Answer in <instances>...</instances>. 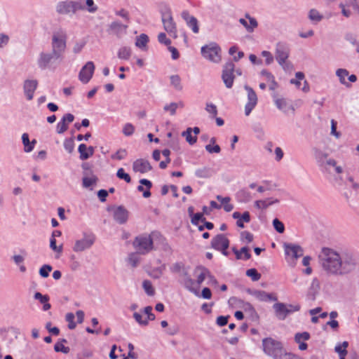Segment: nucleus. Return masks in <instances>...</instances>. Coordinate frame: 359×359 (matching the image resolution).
Wrapping results in <instances>:
<instances>
[{
	"label": "nucleus",
	"mask_w": 359,
	"mask_h": 359,
	"mask_svg": "<svg viewBox=\"0 0 359 359\" xmlns=\"http://www.w3.org/2000/svg\"><path fill=\"white\" fill-rule=\"evenodd\" d=\"M182 19L186 22L187 25L195 34L198 33L199 27L198 20L193 15H191L188 11H183L181 13Z\"/></svg>",
	"instance_id": "20"
},
{
	"label": "nucleus",
	"mask_w": 359,
	"mask_h": 359,
	"mask_svg": "<svg viewBox=\"0 0 359 359\" xmlns=\"http://www.w3.org/2000/svg\"><path fill=\"white\" fill-rule=\"evenodd\" d=\"M262 342L264 353L273 359L278 358L285 350L281 341L271 337L264 338Z\"/></svg>",
	"instance_id": "3"
},
{
	"label": "nucleus",
	"mask_w": 359,
	"mask_h": 359,
	"mask_svg": "<svg viewBox=\"0 0 359 359\" xmlns=\"http://www.w3.org/2000/svg\"><path fill=\"white\" fill-rule=\"evenodd\" d=\"M38 86V81L35 79H27L24 82L23 90L28 100L34 97V92Z\"/></svg>",
	"instance_id": "21"
},
{
	"label": "nucleus",
	"mask_w": 359,
	"mask_h": 359,
	"mask_svg": "<svg viewBox=\"0 0 359 359\" xmlns=\"http://www.w3.org/2000/svg\"><path fill=\"white\" fill-rule=\"evenodd\" d=\"M238 21L249 33L253 32L258 27V22L256 19H250V22H249L244 18H240Z\"/></svg>",
	"instance_id": "29"
},
{
	"label": "nucleus",
	"mask_w": 359,
	"mask_h": 359,
	"mask_svg": "<svg viewBox=\"0 0 359 359\" xmlns=\"http://www.w3.org/2000/svg\"><path fill=\"white\" fill-rule=\"evenodd\" d=\"M184 264L182 262H175L170 267V271L174 273H182V272L185 269Z\"/></svg>",
	"instance_id": "41"
},
{
	"label": "nucleus",
	"mask_w": 359,
	"mask_h": 359,
	"mask_svg": "<svg viewBox=\"0 0 359 359\" xmlns=\"http://www.w3.org/2000/svg\"><path fill=\"white\" fill-rule=\"evenodd\" d=\"M205 149L210 154H213V153L218 154L221 151L220 147L217 144L212 146L210 144H209L205 147Z\"/></svg>",
	"instance_id": "64"
},
{
	"label": "nucleus",
	"mask_w": 359,
	"mask_h": 359,
	"mask_svg": "<svg viewBox=\"0 0 359 359\" xmlns=\"http://www.w3.org/2000/svg\"><path fill=\"white\" fill-rule=\"evenodd\" d=\"M320 263L327 273L344 275L353 271L357 266V259L350 252L339 253L336 250L323 248L319 255Z\"/></svg>",
	"instance_id": "1"
},
{
	"label": "nucleus",
	"mask_w": 359,
	"mask_h": 359,
	"mask_svg": "<svg viewBox=\"0 0 359 359\" xmlns=\"http://www.w3.org/2000/svg\"><path fill=\"white\" fill-rule=\"evenodd\" d=\"M116 176L119 179L125 180L127 183H130L131 182L130 176L125 172L124 169L121 168L117 170Z\"/></svg>",
	"instance_id": "45"
},
{
	"label": "nucleus",
	"mask_w": 359,
	"mask_h": 359,
	"mask_svg": "<svg viewBox=\"0 0 359 359\" xmlns=\"http://www.w3.org/2000/svg\"><path fill=\"white\" fill-rule=\"evenodd\" d=\"M261 55L262 57H264L265 58L266 65H269L271 63H273V57L272 54L271 53V52H269L268 50H263L261 53Z\"/></svg>",
	"instance_id": "57"
},
{
	"label": "nucleus",
	"mask_w": 359,
	"mask_h": 359,
	"mask_svg": "<svg viewBox=\"0 0 359 359\" xmlns=\"http://www.w3.org/2000/svg\"><path fill=\"white\" fill-rule=\"evenodd\" d=\"M213 175L212 168L205 166L195 170V175L198 178H209Z\"/></svg>",
	"instance_id": "30"
},
{
	"label": "nucleus",
	"mask_w": 359,
	"mask_h": 359,
	"mask_svg": "<svg viewBox=\"0 0 359 359\" xmlns=\"http://www.w3.org/2000/svg\"><path fill=\"white\" fill-rule=\"evenodd\" d=\"M161 15L165 30L170 36L176 39L177 37V26L172 16L170 8L168 6H165L161 10Z\"/></svg>",
	"instance_id": "5"
},
{
	"label": "nucleus",
	"mask_w": 359,
	"mask_h": 359,
	"mask_svg": "<svg viewBox=\"0 0 359 359\" xmlns=\"http://www.w3.org/2000/svg\"><path fill=\"white\" fill-rule=\"evenodd\" d=\"M290 55L289 46L283 41L276 43L275 57L278 65L285 71L292 68L291 63L287 60Z\"/></svg>",
	"instance_id": "4"
},
{
	"label": "nucleus",
	"mask_w": 359,
	"mask_h": 359,
	"mask_svg": "<svg viewBox=\"0 0 359 359\" xmlns=\"http://www.w3.org/2000/svg\"><path fill=\"white\" fill-rule=\"evenodd\" d=\"M133 246L138 253L146 255L154 248L153 239L150 235L138 236L133 241Z\"/></svg>",
	"instance_id": "7"
},
{
	"label": "nucleus",
	"mask_w": 359,
	"mask_h": 359,
	"mask_svg": "<svg viewBox=\"0 0 359 359\" xmlns=\"http://www.w3.org/2000/svg\"><path fill=\"white\" fill-rule=\"evenodd\" d=\"M63 145H64V148L69 153V154H71L73 152L74 149V139L72 137V138H69V139H66L64 141V143H63Z\"/></svg>",
	"instance_id": "43"
},
{
	"label": "nucleus",
	"mask_w": 359,
	"mask_h": 359,
	"mask_svg": "<svg viewBox=\"0 0 359 359\" xmlns=\"http://www.w3.org/2000/svg\"><path fill=\"white\" fill-rule=\"evenodd\" d=\"M273 97H275V104L278 109L283 111L284 113H287L290 110L294 111V107L292 104H289L286 100L284 98H278L275 95Z\"/></svg>",
	"instance_id": "28"
},
{
	"label": "nucleus",
	"mask_w": 359,
	"mask_h": 359,
	"mask_svg": "<svg viewBox=\"0 0 359 359\" xmlns=\"http://www.w3.org/2000/svg\"><path fill=\"white\" fill-rule=\"evenodd\" d=\"M180 276L182 277L180 283L184 287V288L189 291L190 292L198 296V292L197 291V288L195 287V280L191 278L187 269H185L182 272Z\"/></svg>",
	"instance_id": "16"
},
{
	"label": "nucleus",
	"mask_w": 359,
	"mask_h": 359,
	"mask_svg": "<svg viewBox=\"0 0 359 359\" xmlns=\"http://www.w3.org/2000/svg\"><path fill=\"white\" fill-rule=\"evenodd\" d=\"M273 226L276 231L280 233H283L285 231V226L283 223L277 218L273 220Z\"/></svg>",
	"instance_id": "48"
},
{
	"label": "nucleus",
	"mask_w": 359,
	"mask_h": 359,
	"mask_svg": "<svg viewBox=\"0 0 359 359\" xmlns=\"http://www.w3.org/2000/svg\"><path fill=\"white\" fill-rule=\"evenodd\" d=\"M95 241V236L92 233H83V238L76 241L73 250L76 252H83L91 248Z\"/></svg>",
	"instance_id": "11"
},
{
	"label": "nucleus",
	"mask_w": 359,
	"mask_h": 359,
	"mask_svg": "<svg viewBox=\"0 0 359 359\" xmlns=\"http://www.w3.org/2000/svg\"><path fill=\"white\" fill-rule=\"evenodd\" d=\"M243 309L244 311L249 314V316L252 320L257 321L259 320V316L256 310L255 309V308L253 307V306L250 303H244Z\"/></svg>",
	"instance_id": "31"
},
{
	"label": "nucleus",
	"mask_w": 359,
	"mask_h": 359,
	"mask_svg": "<svg viewBox=\"0 0 359 359\" xmlns=\"http://www.w3.org/2000/svg\"><path fill=\"white\" fill-rule=\"evenodd\" d=\"M34 298L36 300H39L41 304H43L44 303H47L49 301V296L47 294H42L39 292H36L34 294Z\"/></svg>",
	"instance_id": "52"
},
{
	"label": "nucleus",
	"mask_w": 359,
	"mask_h": 359,
	"mask_svg": "<svg viewBox=\"0 0 359 359\" xmlns=\"http://www.w3.org/2000/svg\"><path fill=\"white\" fill-rule=\"evenodd\" d=\"M74 116L68 113L65 114L62 119L57 123L56 131L58 134L64 133L68 129V124L73 122Z\"/></svg>",
	"instance_id": "24"
},
{
	"label": "nucleus",
	"mask_w": 359,
	"mask_h": 359,
	"mask_svg": "<svg viewBox=\"0 0 359 359\" xmlns=\"http://www.w3.org/2000/svg\"><path fill=\"white\" fill-rule=\"evenodd\" d=\"M229 246V240L222 233L217 234L211 241V247L216 250H227Z\"/></svg>",
	"instance_id": "18"
},
{
	"label": "nucleus",
	"mask_w": 359,
	"mask_h": 359,
	"mask_svg": "<svg viewBox=\"0 0 359 359\" xmlns=\"http://www.w3.org/2000/svg\"><path fill=\"white\" fill-rule=\"evenodd\" d=\"M308 17L309 20L314 23L319 22L323 18L319 11L314 8L309 11Z\"/></svg>",
	"instance_id": "36"
},
{
	"label": "nucleus",
	"mask_w": 359,
	"mask_h": 359,
	"mask_svg": "<svg viewBox=\"0 0 359 359\" xmlns=\"http://www.w3.org/2000/svg\"><path fill=\"white\" fill-rule=\"evenodd\" d=\"M62 60L61 57L55 53L51 50V52H41L39 55V57L37 59V65L39 68L41 70H45L48 68H50L51 65L56 63L57 62H60Z\"/></svg>",
	"instance_id": "9"
},
{
	"label": "nucleus",
	"mask_w": 359,
	"mask_h": 359,
	"mask_svg": "<svg viewBox=\"0 0 359 359\" xmlns=\"http://www.w3.org/2000/svg\"><path fill=\"white\" fill-rule=\"evenodd\" d=\"M52 51L62 58L66 49V34L64 31L54 32L52 36Z\"/></svg>",
	"instance_id": "8"
},
{
	"label": "nucleus",
	"mask_w": 359,
	"mask_h": 359,
	"mask_svg": "<svg viewBox=\"0 0 359 359\" xmlns=\"http://www.w3.org/2000/svg\"><path fill=\"white\" fill-rule=\"evenodd\" d=\"M128 211L122 205L118 206L114 209V219L118 224H125L128 219Z\"/></svg>",
	"instance_id": "22"
},
{
	"label": "nucleus",
	"mask_w": 359,
	"mask_h": 359,
	"mask_svg": "<svg viewBox=\"0 0 359 359\" xmlns=\"http://www.w3.org/2000/svg\"><path fill=\"white\" fill-rule=\"evenodd\" d=\"M165 264H162L161 266L157 267L153 270V277L155 278H159L163 273L165 269Z\"/></svg>",
	"instance_id": "63"
},
{
	"label": "nucleus",
	"mask_w": 359,
	"mask_h": 359,
	"mask_svg": "<svg viewBox=\"0 0 359 359\" xmlns=\"http://www.w3.org/2000/svg\"><path fill=\"white\" fill-rule=\"evenodd\" d=\"M97 180V177L94 175H92L90 177H83L82 180L83 187L88 188L96 184Z\"/></svg>",
	"instance_id": "39"
},
{
	"label": "nucleus",
	"mask_w": 359,
	"mask_h": 359,
	"mask_svg": "<svg viewBox=\"0 0 359 359\" xmlns=\"http://www.w3.org/2000/svg\"><path fill=\"white\" fill-rule=\"evenodd\" d=\"M128 25H123L119 21H114L109 26V32L118 38H121L127 34Z\"/></svg>",
	"instance_id": "19"
},
{
	"label": "nucleus",
	"mask_w": 359,
	"mask_h": 359,
	"mask_svg": "<svg viewBox=\"0 0 359 359\" xmlns=\"http://www.w3.org/2000/svg\"><path fill=\"white\" fill-rule=\"evenodd\" d=\"M84 0L83 1V2ZM86 9L89 13H93L97 11V6L95 4V2L93 0H85Z\"/></svg>",
	"instance_id": "49"
},
{
	"label": "nucleus",
	"mask_w": 359,
	"mask_h": 359,
	"mask_svg": "<svg viewBox=\"0 0 359 359\" xmlns=\"http://www.w3.org/2000/svg\"><path fill=\"white\" fill-rule=\"evenodd\" d=\"M246 276L250 277L253 281H257L261 278V274L255 269H250L246 271Z\"/></svg>",
	"instance_id": "44"
},
{
	"label": "nucleus",
	"mask_w": 359,
	"mask_h": 359,
	"mask_svg": "<svg viewBox=\"0 0 359 359\" xmlns=\"http://www.w3.org/2000/svg\"><path fill=\"white\" fill-rule=\"evenodd\" d=\"M205 110L212 115V118L216 117L217 114V109L215 104L212 103H207Z\"/></svg>",
	"instance_id": "54"
},
{
	"label": "nucleus",
	"mask_w": 359,
	"mask_h": 359,
	"mask_svg": "<svg viewBox=\"0 0 359 359\" xmlns=\"http://www.w3.org/2000/svg\"><path fill=\"white\" fill-rule=\"evenodd\" d=\"M310 334L307 332H304L301 333H297L294 336V340L297 343H300L302 340L306 341L309 339Z\"/></svg>",
	"instance_id": "53"
},
{
	"label": "nucleus",
	"mask_w": 359,
	"mask_h": 359,
	"mask_svg": "<svg viewBox=\"0 0 359 359\" xmlns=\"http://www.w3.org/2000/svg\"><path fill=\"white\" fill-rule=\"evenodd\" d=\"M221 48L215 42L205 45L201 48V54L204 58L212 62L218 63L221 60Z\"/></svg>",
	"instance_id": "10"
},
{
	"label": "nucleus",
	"mask_w": 359,
	"mask_h": 359,
	"mask_svg": "<svg viewBox=\"0 0 359 359\" xmlns=\"http://www.w3.org/2000/svg\"><path fill=\"white\" fill-rule=\"evenodd\" d=\"M348 71L346 69L339 68L336 71V75L339 78L340 83L346 87H350L351 85L346 81V77L348 76Z\"/></svg>",
	"instance_id": "33"
},
{
	"label": "nucleus",
	"mask_w": 359,
	"mask_h": 359,
	"mask_svg": "<svg viewBox=\"0 0 359 359\" xmlns=\"http://www.w3.org/2000/svg\"><path fill=\"white\" fill-rule=\"evenodd\" d=\"M133 318L140 325L147 326L148 325V320L142 319V314L138 312L133 313Z\"/></svg>",
	"instance_id": "55"
},
{
	"label": "nucleus",
	"mask_w": 359,
	"mask_h": 359,
	"mask_svg": "<svg viewBox=\"0 0 359 359\" xmlns=\"http://www.w3.org/2000/svg\"><path fill=\"white\" fill-rule=\"evenodd\" d=\"M151 169L150 163L143 158L137 159L133 163V170L135 172L146 173Z\"/></svg>",
	"instance_id": "23"
},
{
	"label": "nucleus",
	"mask_w": 359,
	"mask_h": 359,
	"mask_svg": "<svg viewBox=\"0 0 359 359\" xmlns=\"http://www.w3.org/2000/svg\"><path fill=\"white\" fill-rule=\"evenodd\" d=\"M327 157V154L323 152H318L316 154V158L320 166L323 167L325 165Z\"/></svg>",
	"instance_id": "47"
},
{
	"label": "nucleus",
	"mask_w": 359,
	"mask_h": 359,
	"mask_svg": "<svg viewBox=\"0 0 359 359\" xmlns=\"http://www.w3.org/2000/svg\"><path fill=\"white\" fill-rule=\"evenodd\" d=\"M131 55V50L129 47H121L117 53V56L121 60H128Z\"/></svg>",
	"instance_id": "35"
},
{
	"label": "nucleus",
	"mask_w": 359,
	"mask_h": 359,
	"mask_svg": "<svg viewBox=\"0 0 359 359\" xmlns=\"http://www.w3.org/2000/svg\"><path fill=\"white\" fill-rule=\"evenodd\" d=\"M339 8L341 9L342 15L346 18H349L352 15V11L359 13V4L358 0H344L340 3Z\"/></svg>",
	"instance_id": "14"
},
{
	"label": "nucleus",
	"mask_w": 359,
	"mask_h": 359,
	"mask_svg": "<svg viewBox=\"0 0 359 359\" xmlns=\"http://www.w3.org/2000/svg\"><path fill=\"white\" fill-rule=\"evenodd\" d=\"M197 272L199 273L197 275L196 280L195 281V287L197 288V291L198 292V288L200 287V285L207 278V276L208 274V269L205 267L198 266L195 269V273Z\"/></svg>",
	"instance_id": "27"
},
{
	"label": "nucleus",
	"mask_w": 359,
	"mask_h": 359,
	"mask_svg": "<svg viewBox=\"0 0 359 359\" xmlns=\"http://www.w3.org/2000/svg\"><path fill=\"white\" fill-rule=\"evenodd\" d=\"M66 320L69 323L68 328L69 330L75 329L76 324L74 322V315L72 313H68L66 315Z\"/></svg>",
	"instance_id": "51"
},
{
	"label": "nucleus",
	"mask_w": 359,
	"mask_h": 359,
	"mask_svg": "<svg viewBox=\"0 0 359 359\" xmlns=\"http://www.w3.org/2000/svg\"><path fill=\"white\" fill-rule=\"evenodd\" d=\"M192 128H188L185 131H183L182 133V136L186 138L187 142L193 145L196 142L197 137L196 136H192L191 135Z\"/></svg>",
	"instance_id": "37"
},
{
	"label": "nucleus",
	"mask_w": 359,
	"mask_h": 359,
	"mask_svg": "<svg viewBox=\"0 0 359 359\" xmlns=\"http://www.w3.org/2000/svg\"><path fill=\"white\" fill-rule=\"evenodd\" d=\"M252 294L260 302H276L278 300L276 295L267 293L264 290H255Z\"/></svg>",
	"instance_id": "25"
},
{
	"label": "nucleus",
	"mask_w": 359,
	"mask_h": 359,
	"mask_svg": "<svg viewBox=\"0 0 359 359\" xmlns=\"http://www.w3.org/2000/svg\"><path fill=\"white\" fill-rule=\"evenodd\" d=\"M177 107H178L177 103L171 102L169 104L165 105L163 107V109L165 111H170V115L173 116L175 114Z\"/></svg>",
	"instance_id": "50"
},
{
	"label": "nucleus",
	"mask_w": 359,
	"mask_h": 359,
	"mask_svg": "<svg viewBox=\"0 0 359 359\" xmlns=\"http://www.w3.org/2000/svg\"><path fill=\"white\" fill-rule=\"evenodd\" d=\"M148 41V36L145 34H141L138 37H137L135 46L140 48H144V47H146Z\"/></svg>",
	"instance_id": "38"
},
{
	"label": "nucleus",
	"mask_w": 359,
	"mask_h": 359,
	"mask_svg": "<svg viewBox=\"0 0 359 359\" xmlns=\"http://www.w3.org/2000/svg\"><path fill=\"white\" fill-rule=\"evenodd\" d=\"M170 79L171 85L176 90H181L182 89V86L181 84V79L178 75H172Z\"/></svg>",
	"instance_id": "40"
},
{
	"label": "nucleus",
	"mask_w": 359,
	"mask_h": 359,
	"mask_svg": "<svg viewBox=\"0 0 359 359\" xmlns=\"http://www.w3.org/2000/svg\"><path fill=\"white\" fill-rule=\"evenodd\" d=\"M52 269L53 267L50 264H44L40 268L39 273L42 278H48Z\"/></svg>",
	"instance_id": "42"
},
{
	"label": "nucleus",
	"mask_w": 359,
	"mask_h": 359,
	"mask_svg": "<svg viewBox=\"0 0 359 359\" xmlns=\"http://www.w3.org/2000/svg\"><path fill=\"white\" fill-rule=\"evenodd\" d=\"M244 88L248 93V102L245 105V114L249 116L257 103V97L251 87L246 85Z\"/></svg>",
	"instance_id": "17"
},
{
	"label": "nucleus",
	"mask_w": 359,
	"mask_h": 359,
	"mask_svg": "<svg viewBox=\"0 0 359 359\" xmlns=\"http://www.w3.org/2000/svg\"><path fill=\"white\" fill-rule=\"evenodd\" d=\"M301 309L299 304H286L282 302H276L273 305L275 316L278 320H284L288 315L299 311Z\"/></svg>",
	"instance_id": "6"
},
{
	"label": "nucleus",
	"mask_w": 359,
	"mask_h": 359,
	"mask_svg": "<svg viewBox=\"0 0 359 359\" xmlns=\"http://www.w3.org/2000/svg\"><path fill=\"white\" fill-rule=\"evenodd\" d=\"M127 152L126 149H118L114 154L111 155L112 159L122 160L126 158Z\"/></svg>",
	"instance_id": "59"
},
{
	"label": "nucleus",
	"mask_w": 359,
	"mask_h": 359,
	"mask_svg": "<svg viewBox=\"0 0 359 359\" xmlns=\"http://www.w3.org/2000/svg\"><path fill=\"white\" fill-rule=\"evenodd\" d=\"M81 160H86L94 154L95 148L92 146L87 147L85 144H81L78 147Z\"/></svg>",
	"instance_id": "26"
},
{
	"label": "nucleus",
	"mask_w": 359,
	"mask_h": 359,
	"mask_svg": "<svg viewBox=\"0 0 359 359\" xmlns=\"http://www.w3.org/2000/svg\"><path fill=\"white\" fill-rule=\"evenodd\" d=\"M135 132V128L131 123H126L123 128V133L126 136H130Z\"/></svg>",
	"instance_id": "61"
},
{
	"label": "nucleus",
	"mask_w": 359,
	"mask_h": 359,
	"mask_svg": "<svg viewBox=\"0 0 359 359\" xmlns=\"http://www.w3.org/2000/svg\"><path fill=\"white\" fill-rule=\"evenodd\" d=\"M142 286L148 295L153 296L154 294V290L152 287L151 283L149 280H144L142 283Z\"/></svg>",
	"instance_id": "46"
},
{
	"label": "nucleus",
	"mask_w": 359,
	"mask_h": 359,
	"mask_svg": "<svg viewBox=\"0 0 359 359\" xmlns=\"http://www.w3.org/2000/svg\"><path fill=\"white\" fill-rule=\"evenodd\" d=\"M236 196L238 201L240 203H245L249 202L252 199V196H251L250 192L245 189L239 190L236 193Z\"/></svg>",
	"instance_id": "32"
},
{
	"label": "nucleus",
	"mask_w": 359,
	"mask_h": 359,
	"mask_svg": "<svg viewBox=\"0 0 359 359\" xmlns=\"http://www.w3.org/2000/svg\"><path fill=\"white\" fill-rule=\"evenodd\" d=\"M54 350L55 352H62L63 353H68L70 351L69 348L65 346L62 343L57 342L54 346Z\"/></svg>",
	"instance_id": "56"
},
{
	"label": "nucleus",
	"mask_w": 359,
	"mask_h": 359,
	"mask_svg": "<svg viewBox=\"0 0 359 359\" xmlns=\"http://www.w3.org/2000/svg\"><path fill=\"white\" fill-rule=\"evenodd\" d=\"M83 0H65L59 1L55 6L57 13L62 15L72 16L79 11H84Z\"/></svg>",
	"instance_id": "2"
},
{
	"label": "nucleus",
	"mask_w": 359,
	"mask_h": 359,
	"mask_svg": "<svg viewBox=\"0 0 359 359\" xmlns=\"http://www.w3.org/2000/svg\"><path fill=\"white\" fill-rule=\"evenodd\" d=\"M200 220L203 222L205 220V218L203 217V213L197 212L191 217V222L193 225H198Z\"/></svg>",
	"instance_id": "58"
},
{
	"label": "nucleus",
	"mask_w": 359,
	"mask_h": 359,
	"mask_svg": "<svg viewBox=\"0 0 359 359\" xmlns=\"http://www.w3.org/2000/svg\"><path fill=\"white\" fill-rule=\"evenodd\" d=\"M234 67L235 65L232 62H228L223 66L222 79L227 88L233 86L234 81Z\"/></svg>",
	"instance_id": "12"
},
{
	"label": "nucleus",
	"mask_w": 359,
	"mask_h": 359,
	"mask_svg": "<svg viewBox=\"0 0 359 359\" xmlns=\"http://www.w3.org/2000/svg\"><path fill=\"white\" fill-rule=\"evenodd\" d=\"M283 248L285 255L292 259L294 264H295V261L304 255L303 248L297 244L285 243Z\"/></svg>",
	"instance_id": "13"
},
{
	"label": "nucleus",
	"mask_w": 359,
	"mask_h": 359,
	"mask_svg": "<svg viewBox=\"0 0 359 359\" xmlns=\"http://www.w3.org/2000/svg\"><path fill=\"white\" fill-rule=\"evenodd\" d=\"M50 248L57 253H61L62 252V245H60L57 246L56 245V240L54 238H50Z\"/></svg>",
	"instance_id": "60"
},
{
	"label": "nucleus",
	"mask_w": 359,
	"mask_h": 359,
	"mask_svg": "<svg viewBox=\"0 0 359 359\" xmlns=\"http://www.w3.org/2000/svg\"><path fill=\"white\" fill-rule=\"evenodd\" d=\"M158 42L166 46H170L171 43V41L167 38L166 34L163 32H161L158 35Z\"/></svg>",
	"instance_id": "62"
},
{
	"label": "nucleus",
	"mask_w": 359,
	"mask_h": 359,
	"mask_svg": "<svg viewBox=\"0 0 359 359\" xmlns=\"http://www.w3.org/2000/svg\"><path fill=\"white\" fill-rule=\"evenodd\" d=\"M22 141L25 146V151L30 152L33 150L36 140H34L32 142H29V135L27 133H23L22 135Z\"/></svg>",
	"instance_id": "34"
},
{
	"label": "nucleus",
	"mask_w": 359,
	"mask_h": 359,
	"mask_svg": "<svg viewBox=\"0 0 359 359\" xmlns=\"http://www.w3.org/2000/svg\"><path fill=\"white\" fill-rule=\"evenodd\" d=\"M95 71L94 63L91 61L86 62V64L81 68L79 74V81L86 84L92 79Z\"/></svg>",
	"instance_id": "15"
}]
</instances>
